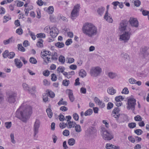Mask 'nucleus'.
I'll return each instance as SVG.
<instances>
[{"instance_id": "49530a36", "label": "nucleus", "mask_w": 149, "mask_h": 149, "mask_svg": "<svg viewBox=\"0 0 149 149\" xmlns=\"http://www.w3.org/2000/svg\"><path fill=\"white\" fill-rule=\"evenodd\" d=\"M136 124L135 123H129L128 127L130 129H132L136 127Z\"/></svg>"}, {"instance_id": "2eb2a0df", "label": "nucleus", "mask_w": 149, "mask_h": 149, "mask_svg": "<svg viewBox=\"0 0 149 149\" xmlns=\"http://www.w3.org/2000/svg\"><path fill=\"white\" fill-rule=\"evenodd\" d=\"M120 111L118 107L115 108L112 111V115L113 116L117 119L120 116Z\"/></svg>"}, {"instance_id": "de8ad7c7", "label": "nucleus", "mask_w": 149, "mask_h": 149, "mask_svg": "<svg viewBox=\"0 0 149 149\" xmlns=\"http://www.w3.org/2000/svg\"><path fill=\"white\" fill-rule=\"evenodd\" d=\"M11 19V17L10 16H5L4 17L3 22L4 23L6 22L7 21H8Z\"/></svg>"}, {"instance_id": "4468645a", "label": "nucleus", "mask_w": 149, "mask_h": 149, "mask_svg": "<svg viewBox=\"0 0 149 149\" xmlns=\"http://www.w3.org/2000/svg\"><path fill=\"white\" fill-rule=\"evenodd\" d=\"M94 100L95 102L99 106L100 108H102L105 107L104 103L97 97H95L94 98Z\"/></svg>"}, {"instance_id": "b1692460", "label": "nucleus", "mask_w": 149, "mask_h": 149, "mask_svg": "<svg viewBox=\"0 0 149 149\" xmlns=\"http://www.w3.org/2000/svg\"><path fill=\"white\" fill-rule=\"evenodd\" d=\"M68 103L67 101L63 100V99L62 98H61L59 101L58 103V104L59 106L63 105L66 106L67 105Z\"/></svg>"}, {"instance_id": "a878e982", "label": "nucleus", "mask_w": 149, "mask_h": 149, "mask_svg": "<svg viewBox=\"0 0 149 149\" xmlns=\"http://www.w3.org/2000/svg\"><path fill=\"white\" fill-rule=\"evenodd\" d=\"M58 60L59 62L62 64H64L65 62V58L63 56H60L58 57Z\"/></svg>"}, {"instance_id": "2f4dec72", "label": "nucleus", "mask_w": 149, "mask_h": 149, "mask_svg": "<svg viewBox=\"0 0 149 149\" xmlns=\"http://www.w3.org/2000/svg\"><path fill=\"white\" fill-rule=\"evenodd\" d=\"M51 58L53 60L56 61L58 59L57 54L56 52H54L52 54Z\"/></svg>"}, {"instance_id": "39448f33", "label": "nucleus", "mask_w": 149, "mask_h": 149, "mask_svg": "<svg viewBox=\"0 0 149 149\" xmlns=\"http://www.w3.org/2000/svg\"><path fill=\"white\" fill-rule=\"evenodd\" d=\"M102 136L105 140L109 141L113 138V136L108 131L105 130L104 128H102Z\"/></svg>"}, {"instance_id": "864d4df0", "label": "nucleus", "mask_w": 149, "mask_h": 149, "mask_svg": "<svg viewBox=\"0 0 149 149\" xmlns=\"http://www.w3.org/2000/svg\"><path fill=\"white\" fill-rule=\"evenodd\" d=\"M12 123L11 122H6L5 123V125L7 129L10 128L11 126Z\"/></svg>"}, {"instance_id": "473e14b6", "label": "nucleus", "mask_w": 149, "mask_h": 149, "mask_svg": "<svg viewBox=\"0 0 149 149\" xmlns=\"http://www.w3.org/2000/svg\"><path fill=\"white\" fill-rule=\"evenodd\" d=\"M75 143V140L73 138L69 139L68 141V144L70 146L73 145Z\"/></svg>"}, {"instance_id": "ea45409f", "label": "nucleus", "mask_w": 149, "mask_h": 149, "mask_svg": "<svg viewBox=\"0 0 149 149\" xmlns=\"http://www.w3.org/2000/svg\"><path fill=\"white\" fill-rule=\"evenodd\" d=\"M142 119V118L139 115H137L134 117V120L136 121H141Z\"/></svg>"}, {"instance_id": "58836bf2", "label": "nucleus", "mask_w": 149, "mask_h": 149, "mask_svg": "<svg viewBox=\"0 0 149 149\" xmlns=\"http://www.w3.org/2000/svg\"><path fill=\"white\" fill-rule=\"evenodd\" d=\"M66 61H67V63H72L74 62V59L73 58H69L68 57H67Z\"/></svg>"}, {"instance_id": "3c124183", "label": "nucleus", "mask_w": 149, "mask_h": 149, "mask_svg": "<svg viewBox=\"0 0 149 149\" xmlns=\"http://www.w3.org/2000/svg\"><path fill=\"white\" fill-rule=\"evenodd\" d=\"M54 8L52 6L49 7L48 9V12L49 14H52L54 12Z\"/></svg>"}, {"instance_id": "6ab92c4d", "label": "nucleus", "mask_w": 149, "mask_h": 149, "mask_svg": "<svg viewBox=\"0 0 149 149\" xmlns=\"http://www.w3.org/2000/svg\"><path fill=\"white\" fill-rule=\"evenodd\" d=\"M76 124L75 122L69 121L67 124V127L68 128H73L75 126Z\"/></svg>"}, {"instance_id": "09e8293b", "label": "nucleus", "mask_w": 149, "mask_h": 149, "mask_svg": "<svg viewBox=\"0 0 149 149\" xmlns=\"http://www.w3.org/2000/svg\"><path fill=\"white\" fill-rule=\"evenodd\" d=\"M113 106V104L112 102H109L107 104V109L110 110L112 109Z\"/></svg>"}, {"instance_id": "a18cd8bd", "label": "nucleus", "mask_w": 149, "mask_h": 149, "mask_svg": "<svg viewBox=\"0 0 149 149\" xmlns=\"http://www.w3.org/2000/svg\"><path fill=\"white\" fill-rule=\"evenodd\" d=\"M16 3L17 6L19 7L22 6L24 5V4L23 2L20 1H17L16 2Z\"/></svg>"}, {"instance_id": "f3484780", "label": "nucleus", "mask_w": 149, "mask_h": 149, "mask_svg": "<svg viewBox=\"0 0 149 149\" xmlns=\"http://www.w3.org/2000/svg\"><path fill=\"white\" fill-rule=\"evenodd\" d=\"M130 22L132 26L137 27L138 26V22L136 18L131 17L130 19Z\"/></svg>"}, {"instance_id": "f03ea898", "label": "nucleus", "mask_w": 149, "mask_h": 149, "mask_svg": "<svg viewBox=\"0 0 149 149\" xmlns=\"http://www.w3.org/2000/svg\"><path fill=\"white\" fill-rule=\"evenodd\" d=\"M82 30L84 33L89 37L95 35L97 31V29L95 26L88 23L84 24Z\"/></svg>"}, {"instance_id": "e2e57ef3", "label": "nucleus", "mask_w": 149, "mask_h": 149, "mask_svg": "<svg viewBox=\"0 0 149 149\" xmlns=\"http://www.w3.org/2000/svg\"><path fill=\"white\" fill-rule=\"evenodd\" d=\"M73 118L76 121L78 120L79 119V116L78 114L77 113H75L73 115Z\"/></svg>"}, {"instance_id": "c756f323", "label": "nucleus", "mask_w": 149, "mask_h": 149, "mask_svg": "<svg viewBox=\"0 0 149 149\" xmlns=\"http://www.w3.org/2000/svg\"><path fill=\"white\" fill-rule=\"evenodd\" d=\"M46 111L48 117L50 118H51L52 117L53 113L51 109L49 108H47Z\"/></svg>"}, {"instance_id": "1a4fd4ad", "label": "nucleus", "mask_w": 149, "mask_h": 149, "mask_svg": "<svg viewBox=\"0 0 149 149\" xmlns=\"http://www.w3.org/2000/svg\"><path fill=\"white\" fill-rule=\"evenodd\" d=\"M109 5H107V10L106 12L105 15L104 17V19L106 20V21L109 23H112L113 22V20L110 16V15L108 13V10L109 8Z\"/></svg>"}, {"instance_id": "7c9ffc66", "label": "nucleus", "mask_w": 149, "mask_h": 149, "mask_svg": "<svg viewBox=\"0 0 149 149\" xmlns=\"http://www.w3.org/2000/svg\"><path fill=\"white\" fill-rule=\"evenodd\" d=\"M107 149H116V146L110 143H107Z\"/></svg>"}, {"instance_id": "cd10ccee", "label": "nucleus", "mask_w": 149, "mask_h": 149, "mask_svg": "<svg viewBox=\"0 0 149 149\" xmlns=\"http://www.w3.org/2000/svg\"><path fill=\"white\" fill-rule=\"evenodd\" d=\"M107 91L109 94L111 95L114 94L116 93V90L114 89L113 87L109 88Z\"/></svg>"}, {"instance_id": "ddd939ff", "label": "nucleus", "mask_w": 149, "mask_h": 149, "mask_svg": "<svg viewBox=\"0 0 149 149\" xmlns=\"http://www.w3.org/2000/svg\"><path fill=\"white\" fill-rule=\"evenodd\" d=\"M40 122L38 119H36L34 125V132L35 136L38 132V129L40 127Z\"/></svg>"}, {"instance_id": "13d9d810", "label": "nucleus", "mask_w": 149, "mask_h": 149, "mask_svg": "<svg viewBox=\"0 0 149 149\" xmlns=\"http://www.w3.org/2000/svg\"><path fill=\"white\" fill-rule=\"evenodd\" d=\"M72 41L71 39H68L65 42V44L66 45L68 46L72 43Z\"/></svg>"}, {"instance_id": "79ce46f5", "label": "nucleus", "mask_w": 149, "mask_h": 149, "mask_svg": "<svg viewBox=\"0 0 149 149\" xmlns=\"http://www.w3.org/2000/svg\"><path fill=\"white\" fill-rule=\"evenodd\" d=\"M33 8V6H31L30 7V8H25L24 9V11L25 12V15L27 16L28 15L29 11L31 10Z\"/></svg>"}, {"instance_id": "680f3d73", "label": "nucleus", "mask_w": 149, "mask_h": 149, "mask_svg": "<svg viewBox=\"0 0 149 149\" xmlns=\"http://www.w3.org/2000/svg\"><path fill=\"white\" fill-rule=\"evenodd\" d=\"M135 133L137 135H140L143 132L142 131L141 129H136L134 131Z\"/></svg>"}, {"instance_id": "c03bdc74", "label": "nucleus", "mask_w": 149, "mask_h": 149, "mask_svg": "<svg viewBox=\"0 0 149 149\" xmlns=\"http://www.w3.org/2000/svg\"><path fill=\"white\" fill-rule=\"evenodd\" d=\"M70 84V81L67 79L64 80L62 82V84L63 86H68Z\"/></svg>"}, {"instance_id": "bb28decb", "label": "nucleus", "mask_w": 149, "mask_h": 149, "mask_svg": "<svg viewBox=\"0 0 149 149\" xmlns=\"http://www.w3.org/2000/svg\"><path fill=\"white\" fill-rule=\"evenodd\" d=\"M147 49V48L145 47H142L141 49V54H143V56H144V57H145L146 55H148V54H147V53L146 52Z\"/></svg>"}, {"instance_id": "6e6d98bb", "label": "nucleus", "mask_w": 149, "mask_h": 149, "mask_svg": "<svg viewBox=\"0 0 149 149\" xmlns=\"http://www.w3.org/2000/svg\"><path fill=\"white\" fill-rule=\"evenodd\" d=\"M51 80L53 81H55L56 80L57 78L56 74L54 73H53L51 74Z\"/></svg>"}, {"instance_id": "dca6fc26", "label": "nucleus", "mask_w": 149, "mask_h": 149, "mask_svg": "<svg viewBox=\"0 0 149 149\" xmlns=\"http://www.w3.org/2000/svg\"><path fill=\"white\" fill-rule=\"evenodd\" d=\"M16 95V93H12L8 97V102L10 103H14L15 101V97Z\"/></svg>"}, {"instance_id": "423d86ee", "label": "nucleus", "mask_w": 149, "mask_h": 149, "mask_svg": "<svg viewBox=\"0 0 149 149\" xmlns=\"http://www.w3.org/2000/svg\"><path fill=\"white\" fill-rule=\"evenodd\" d=\"M80 6L77 4L74 6L71 14V17L72 19H74L78 15V13L79 10Z\"/></svg>"}, {"instance_id": "9b49d317", "label": "nucleus", "mask_w": 149, "mask_h": 149, "mask_svg": "<svg viewBox=\"0 0 149 149\" xmlns=\"http://www.w3.org/2000/svg\"><path fill=\"white\" fill-rule=\"evenodd\" d=\"M127 24V22L126 20H122L120 23V26L119 28V30L120 31H125L126 29Z\"/></svg>"}, {"instance_id": "c9c22d12", "label": "nucleus", "mask_w": 149, "mask_h": 149, "mask_svg": "<svg viewBox=\"0 0 149 149\" xmlns=\"http://www.w3.org/2000/svg\"><path fill=\"white\" fill-rule=\"evenodd\" d=\"M74 127L75 131L77 132H79L81 131V129L79 125L76 124Z\"/></svg>"}, {"instance_id": "0e129e2a", "label": "nucleus", "mask_w": 149, "mask_h": 149, "mask_svg": "<svg viewBox=\"0 0 149 149\" xmlns=\"http://www.w3.org/2000/svg\"><path fill=\"white\" fill-rule=\"evenodd\" d=\"M29 33L30 34V35L33 40H34L36 39V36L35 35V34L34 33L31 32L30 31H29Z\"/></svg>"}, {"instance_id": "c85d7f7f", "label": "nucleus", "mask_w": 149, "mask_h": 149, "mask_svg": "<svg viewBox=\"0 0 149 149\" xmlns=\"http://www.w3.org/2000/svg\"><path fill=\"white\" fill-rule=\"evenodd\" d=\"M55 45L57 47L61 48L63 47L64 46V44L63 42H58L55 43Z\"/></svg>"}, {"instance_id": "052dcab7", "label": "nucleus", "mask_w": 149, "mask_h": 149, "mask_svg": "<svg viewBox=\"0 0 149 149\" xmlns=\"http://www.w3.org/2000/svg\"><path fill=\"white\" fill-rule=\"evenodd\" d=\"M51 27V26H47L45 28L44 30L45 32L48 33L49 32H50Z\"/></svg>"}, {"instance_id": "72a5a7b5", "label": "nucleus", "mask_w": 149, "mask_h": 149, "mask_svg": "<svg viewBox=\"0 0 149 149\" xmlns=\"http://www.w3.org/2000/svg\"><path fill=\"white\" fill-rule=\"evenodd\" d=\"M93 112L92 110L89 109L85 111L84 115L85 116H90L92 113Z\"/></svg>"}, {"instance_id": "412c9836", "label": "nucleus", "mask_w": 149, "mask_h": 149, "mask_svg": "<svg viewBox=\"0 0 149 149\" xmlns=\"http://www.w3.org/2000/svg\"><path fill=\"white\" fill-rule=\"evenodd\" d=\"M47 94V95L51 98H54L55 96V94L51 90L47 89L46 91Z\"/></svg>"}, {"instance_id": "4d7b16f0", "label": "nucleus", "mask_w": 149, "mask_h": 149, "mask_svg": "<svg viewBox=\"0 0 149 149\" xmlns=\"http://www.w3.org/2000/svg\"><path fill=\"white\" fill-rule=\"evenodd\" d=\"M64 70V68L62 67H59L57 68V71L58 73H63Z\"/></svg>"}, {"instance_id": "f8f14e48", "label": "nucleus", "mask_w": 149, "mask_h": 149, "mask_svg": "<svg viewBox=\"0 0 149 149\" xmlns=\"http://www.w3.org/2000/svg\"><path fill=\"white\" fill-rule=\"evenodd\" d=\"M130 34V33L125 32V33L120 36V39L126 42L129 39Z\"/></svg>"}, {"instance_id": "7ed1b4c3", "label": "nucleus", "mask_w": 149, "mask_h": 149, "mask_svg": "<svg viewBox=\"0 0 149 149\" xmlns=\"http://www.w3.org/2000/svg\"><path fill=\"white\" fill-rule=\"evenodd\" d=\"M51 54L50 52L46 50L43 51L41 52V57L46 63H48L50 62Z\"/></svg>"}, {"instance_id": "e433bc0d", "label": "nucleus", "mask_w": 149, "mask_h": 149, "mask_svg": "<svg viewBox=\"0 0 149 149\" xmlns=\"http://www.w3.org/2000/svg\"><path fill=\"white\" fill-rule=\"evenodd\" d=\"M36 36L38 38H45L46 37L45 34L43 33H40L37 34Z\"/></svg>"}, {"instance_id": "f704fd0d", "label": "nucleus", "mask_w": 149, "mask_h": 149, "mask_svg": "<svg viewBox=\"0 0 149 149\" xmlns=\"http://www.w3.org/2000/svg\"><path fill=\"white\" fill-rule=\"evenodd\" d=\"M86 72L83 69H81L80 70L79 73V76L82 77H84L86 76Z\"/></svg>"}, {"instance_id": "0eeeda50", "label": "nucleus", "mask_w": 149, "mask_h": 149, "mask_svg": "<svg viewBox=\"0 0 149 149\" xmlns=\"http://www.w3.org/2000/svg\"><path fill=\"white\" fill-rule=\"evenodd\" d=\"M101 69L99 67L93 68L91 70L90 74L92 76H97L101 72Z\"/></svg>"}, {"instance_id": "f257e3e1", "label": "nucleus", "mask_w": 149, "mask_h": 149, "mask_svg": "<svg viewBox=\"0 0 149 149\" xmlns=\"http://www.w3.org/2000/svg\"><path fill=\"white\" fill-rule=\"evenodd\" d=\"M32 113V107L30 106L24 109L22 105L16 112V116L22 121H26L28 118Z\"/></svg>"}, {"instance_id": "a19ab883", "label": "nucleus", "mask_w": 149, "mask_h": 149, "mask_svg": "<svg viewBox=\"0 0 149 149\" xmlns=\"http://www.w3.org/2000/svg\"><path fill=\"white\" fill-rule=\"evenodd\" d=\"M18 49L22 52H24L25 51V49L23 47L21 44H19L18 45Z\"/></svg>"}, {"instance_id": "774afa93", "label": "nucleus", "mask_w": 149, "mask_h": 149, "mask_svg": "<svg viewBox=\"0 0 149 149\" xmlns=\"http://www.w3.org/2000/svg\"><path fill=\"white\" fill-rule=\"evenodd\" d=\"M43 74L44 76L47 77L49 74V72L47 70H44L43 72Z\"/></svg>"}, {"instance_id": "4c0bfd02", "label": "nucleus", "mask_w": 149, "mask_h": 149, "mask_svg": "<svg viewBox=\"0 0 149 149\" xmlns=\"http://www.w3.org/2000/svg\"><path fill=\"white\" fill-rule=\"evenodd\" d=\"M16 33L19 35H21L23 33V31L21 28H19L16 29Z\"/></svg>"}, {"instance_id": "69168bd1", "label": "nucleus", "mask_w": 149, "mask_h": 149, "mask_svg": "<svg viewBox=\"0 0 149 149\" xmlns=\"http://www.w3.org/2000/svg\"><path fill=\"white\" fill-rule=\"evenodd\" d=\"M58 117L59 120L61 121H63L65 119L64 116L62 113L60 114Z\"/></svg>"}, {"instance_id": "603ef678", "label": "nucleus", "mask_w": 149, "mask_h": 149, "mask_svg": "<svg viewBox=\"0 0 149 149\" xmlns=\"http://www.w3.org/2000/svg\"><path fill=\"white\" fill-rule=\"evenodd\" d=\"M63 134L65 136H68L70 134L69 131L67 130H65L63 132Z\"/></svg>"}, {"instance_id": "8fccbe9b", "label": "nucleus", "mask_w": 149, "mask_h": 149, "mask_svg": "<svg viewBox=\"0 0 149 149\" xmlns=\"http://www.w3.org/2000/svg\"><path fill=\"white\" fill-rule=\"evenodd\" d=\"M9 53V52L8 50H5L3 53V57L5 58H8Z\"/></svg>"}, {"instance_id": "37998d69", "label": "nucleus", "mask_w": 149, "mask_h": 149, "mask_svg": "<svg viewBox=\"0 0 149 149\" xmlns=\"http://www.w3.org/2000/svg\"><path fill=\"white\" fill-rule=\"evenodd\" d=\"M30 62L32 64H36L37 63V61L36 59L34 57H31L30 58Z\"/></svg>"}, {"instance_id": "9d476101", "label": "nucleus", "mask_w": 149, "mask_h": 149, "mask_svg": "<svg viewBox=\"0 0 149 149\" xmlns=\"http://www.w3.org/2000/svg\"><path fill=\"white\" fill-rule=\"evenodd\" d=\"M124 99V98L122 96L119 95L116 97L115 98L116 105L118 107L121 106L122 104V101Z\"/></svg>"}, {"instance_id": "4be33fe9", "label": "nucleus", "mask_w": 149, "mask_h": 149, "mask_svg": "<svg viewBox=\"0 0 149 149\" xmlns=\"http://www.w3.org/2000/svg\"><path fill=\"white\" fill-rule=\"evenodd\" d=\"M15 62L16 65L18 68H20L22 65V64L19 60L17 58L15 59Z\"/></svg>"}, {"instance_id": "338daca9", "label": "nucleus", "mask_w": 149, "mask_h": 149, "mask_svg": "<svg viewBox=\"0 0 149 149\" xmlns=\"http://www.w3.org/2000/svg\"><path fill=\"white\" fill-rule=\"evenodd\" d=\"M128 139L132 143H134L135 142V139L132 136H128Z\"/></svg>"}, {"instance_id": "a211bd4d", "label": "nucleus", "mask_w": 149, "mask_h": 149, "mask_svg": "<svg viewBox=\"0 0 149 149\" xmlns=\"http://www.w3.org/2000/svg\"><path fill=\"white\" fill-rule=\"evenodd\" d=\"M66 92L68 94L70 101L71 102H73L74 100V98L73 95L72 91L71 90L68 89L66 90Z\"/></svg>"}, {"instance_id": "20e7f679", "label": "nucleus", "mask_w": 149, "mask_h": 149, "mask_svg": "<svg viewBox=\"0 0 149 149\" xmlns=\"http://www.w3.org/2000/svg\"><path fill=\"white\" fill-rule=\"evenodd\" d=\"M136 102L135 99L131 97L128 99L127 107V109L134 110L135 109V106L136 104Z\"/></svg>"}, {"instance_id": "bf43d9fd", "label": "nucleus", "mask_w": 149, "mask_h": 149, "mask_svg": "<svg viewBox=\"0 0 149 149\" xmlns=\"http://www.w3.org/2000/svg\"><path fill=\"white\" fill-rule=\"evenodd\" d=\"M15 55V54L14 52H10L9 53L8 58H12L14 57Z\"/></svg>"}, {"instance_id": "393cba45", "label": "nucleus", "mask_w": 149, "mask_h": 149, "mask_svg": "<svg viewBox=\"0 0 149 149\" xmlns=\"http://www.w3.org/2000/svg\"><path fill=\"white\" fill-rule=\"evenodd\" d=\"M105 8L102 7L99 8L97 10V13L100 15L101 16L103 14Z\"/></svg>"}, {"instance_id": "6e6552de", "label": "nucleus", "mask_w": 149, "mask_h": 149, "mask_svg": "<svg viewBox=\"0 0 149 149\" xmlns=\"http://www.w3.org/2000/svg\"><path fill=\"white\" fill-rule=\"evenodd\" d=\"M59 31L58 29L56 27L53 26L52 27L49 34L51 37L54 38L58 35Z\"/></svg>"}, {"instance_id": "aec40b11", "label": "nucleus", "mask_w": 149, "mask_h": 149, "mask_svg": "<svg viewBox=\"0 0 149 149\" xmlns=\"http://www.w3.org/2000/svg\"><path fill=\"white\" fill-rule=\"evenodd\" d=\"M15 40L13 37H12L8 40H4L3 41V43L4 45H7L9 43L14 42Z\"/></svg>"}, {"instance_id": "5701e85b", "label": "nucleus", "mask_w": 149, "mask_h": 149, "mask_svg": "<svg viewBox=\"0 0 149 149\" xmlns=\"http://www.w3.org/2000/svg\"><path fill=\"white\" fill-rule=\"evenodd\" d=\"M43 40L39 38L38 40V41L36 45L38 47L42 48L43 47Z\"/></svg>"}, {"instance_id": "5fc2aeb1", "label": "nucleus", "mask_w": 149, "mask_h": 149, "mask_svg": "<svg viewBox=\"0 0 149 149\" xmlns=\"http://www.w3.org/2000/svg\"><path fill=\"white\" fill-rule=\"evenodd\" d=\"M121 93L122 94H127L129 93V91L127 88H125L124 89H123Z\"/></svg>"}]
</instances>
